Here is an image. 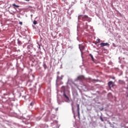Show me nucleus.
Returning <instances> with one entry per match:
<instances>
[{"mask_svg": "<svg viewBox=\"0 0 128 128\" xmlns=\"http://www.w3.org/2000/svg\"><path fill=\"white\" fill-rule=\"evenodd\" d=\"M100 118L102 122H104V119L100 117Z\"/></svg>", "mask_w": 128, "mask_h": 128, "instance_id": "nucleus-17", "label": "nucleus"}, {"mask_svg": "<svg viewBox=\"0 0 128 128\" xmlns=\"http://www.w3.org/2000/svg\"><path fill=\"white\" fill-rule=\"evenodd\" d=\"M77 78L78 80H82L84 79V77L83 76H78Z\"/></svg>", "mask_w": 128, "mask_h": 128, "instance_id": "nucleus-4", "label": "nucleus"}, {"mask_svg": "<svg viewBox=\"0 0 128 128\" xmlns=\"http://www.w3.org/2000/svg\"><path fill=\"white\" fill-rule=\"evenodd\" d=\"M34 102H32L30 104V106H34Z\"/></svg>", "mask_w": 128, "mask_h": 128, "instance_id": "nucleus-13", "label": "nucleus"}, {"mask_svg": "<svg viewBox=\"0 0 128 128\" xmlns=\"http://www.w3.org/2000/svg\"><path fill=\"white\" fill-rule=\"evenodd\" d=\"M72 110H74V108L73 107H72Z\"/></svg>", "mask_w": 128, "mask_h": 128, "instance_id": "nucleus-22", "label": "nucleus"}, {"mask_svg": "<svg viewBox=\"0 0 128 128\" xmlns=\"http://www.w3.org/2000/svg\"><path fill=\"white\" fill-rule=\"evenodd\" d=\"M64 98H66V100H70V98H68V96H66V92H64Z\"/></svg>", "mask_w": 128, "mask_h": 128, "instance_id": "nucleus-7", "label": "nucleus"}, {"mask_svg": "<svg viewBox=\"0 0 128 128\" xmlns=\"http://www.w3.org/2000/svg\"><path fill=\"white\" fill-rule=\"evenodd\" d=\"M100 46L101 48H102L104 46H110V44H108V43L102 42V43L100 44Z\"/></svg>", "mask_w": 128, "mask_h": 128, "instance_id": "nucleus-2", "label": "nucleus"}, {"mask_svg": "<svg viewBox=\"0 0 128 128\" xmlns=\"http://www.w3.org/2000/svg\"><path fill=\"white\" fill-rule=\"evenodd\" d=\"M78 20H82L83 22H86V20H88V16L86 15L82 16L80 15L78 16Z\"/></svg>", "mask_w": 128, "mask_h": 128, "instance_id": "nucleus-1", "label": "nucleus"}, {"mask_svg": "<svg viewBox=\"0 0 128 128\" xmlns=\"http://www.w3.org/2000/svg\"><path fill=\"white\" fill-rule=\"evenodd\" d=\"M108 85L110 86V88L111 86H112V82L110 81V82H108Z\"/></svg>", "mask_w": 128, "mask_h": 128, "instance_id": "nucleus-8", "label": "nucleus"}, {"mask_svg": "<svg viewBox=\"0 0 128 128\" xmlns=\"http://www.w3.org/2000/svg\"><path fill=\"white\" fill-rule=\"evenodd\" d=\"M58 74H60V72H58Z\"/></svg>", "mask_w": 128, "mask_h": 128, "instance_id": "nucleus-23", "label": "nucleus"}, {"mask_svg": "<svg viewBox=\"0 0 128 128\" xmlns=\"http://www.w3.org/2000/svg\"><path fill=\"white\" fill-rule=\"evenodd\" d=\"M63 78H64V76H57V80L56 81V84H58V80H62Z\"/></svg>", "mask_w": 128, "mask_h": 128, "instance_id": "nucleus-3", "label": "nucleus"}, {"mask_svg": "<svg viewBox=\"0 0 128 128\" xmlns=\"http://www.w3.org/2000/svg\"><path fill=\"white\" fill-rule=\"evenodd\" d=\"M33 24H38V22H36V20H34L33 22Z\"/></svg>", "mask_w": 128, "mask_h": 128, "instance_id": "nucleus-11", "label": "nucleus"}, {"mask_svg": "<svg viewBox=\"0 0 128 128\" xmlns=\"http://www.w3.org/2000/svg\"><path fill=\"white\" fill-rule=\"evenodd\" d=\"M112 78V80H115L116 78L115 77H113Z\"/></svg>", "mask_w": 128, "mask_h": 128, "instance_id": "nucleus-19", "label": "nucleus"}, {"mask_svg": "<svg viewBox=\"0 0 128 128\" xmlns=\"http://www.w3.org/2000/svg\"><path fill=\"white\" fill-rule=\"evenodd\" d=\"M12 6H14V8L16 10V8H20V6L16 4H12Z\"/></svg>", "mask_w": 128, "mask_h": 128, "instance_id": "nucleus-6", "label": "nucleus"}, {"mask_svg": "<svg viewBox=\"0 0 128 128\" xmlns=\"http://www.w3.org/2000/svg\"><path fill=\"white\" fill-rule=\"evenodd\" d=\"M19 24H20V26H22V22H19Z\"/></svg>", "mask_w": 128, "mask_h": 128, "instance_id": "nucleus-16", "label": "nucleus"}, {"mask_svg": "<svg viewBox=\"0 0 128 128\" xmlns=\"http://www.w3.org/2000/svg\"><path fill=\"white\" fill-rule=\"evenodd\" d=\"M93 82H98V80H96V79H94L92 80Z\"/></svg>", "mask_w": 128, "mask_h": 128, "instance_id": "nucleus-15", "label": "nucleus"}, {"mask_svg": "<svg viewBox=\"0 0 128 128\" xmlns=\"http://www.w3.org/2000/svg\"><path fill=\"white\" fill-rule=\"evenodd\" d=\"M90 56L92 58V60H94V56H92V54H90Z\"/></svg>", "mask_w": 128, "mask_h": 128, "instance_id": "nucleus-14", "label": "nucleus"}, {"mask_svg": "<svg viewBox=\"0 0 128 128\" xmlns=\"http://www.w3.org/2000/svg\"><path fill=\"white\" fill-rule=\"evenodd\" d=\"M77 112L78 114V116L80 118V104H77Z\"/></svg>", "mask_w": 128, "mask_h": 128, "instance_id": "nucleus-5", "label": "nucleus"}, {"mask_svg": "<svg viewBox=\"0 0 128 128\" xmlns=\"http://www.w3.org/2000/svg\"><path fill=\"white\" fill-rule=\"evenodd\" d=\"M38 48H40V45L38 44Z\"/></svg>", "mask_w": 128, "mask_h": 128, "instance_id": "nucleus-18", "label": "nucleus"}, {"mask_svg": "<svg viewBox=\"0 0 128 128\" xmlns=\"http://www.w3.org/2000/svg\"><path fill=\"white\" fill-rule=\"evenodd\" d=\"M98 42H100V39H98Z\"/></svg>", "mask_w": 128, "mask_h": 128, "instance_id": "nucleus-20", "label": "nucleus"}, {"mask_svg": "<svg viewBox=\"0 0 128 128\" xmlns=\"http://www.w3.org/2000/svg\"><path fill=\"white\" fill-rule=\"evenodd\" d=\"M26 0V2H30V0Z\"/></svg>", "mask_w": 128, "mask_h": 128, "instance_id": "nucleus-21", "label": "nucleus"}, {"mask_svg": "<svg viewBox=\"0 0 128 128\" xmlns=\"http://www.w3.org/2000/svg\"><path fill=\"white\" fill-rule=\"evenodd\" d=\"M43 66H44V70H46V68H48V66H46V63H44L43 64Z\"/></svg>", "mask_w": 128, "mask_h": 128, "instance_id": "nucleus-10", "label": "nucleus"}, {"mask_svg": "<svg viewBox=\"0 0 128 128\" xmlns=\"http://www.w3.org/2000/svg\"><path fill=\"white\" fill-rule=\"evenodd\" d=\"M18 44H22V42H20V40H18Z\"/></svg>", "mask_w": 128, "mask_h": 128, "instance_id": "nucleus-12", "label": "nucleus"}, {"mask_svg": "<svg viewBox=\"0 0 128 128\" xmlns=\"http://www.w3.org/2000/svg\"><path fill=\"white\" fill-rule=\"evenodd\" d=\"M80 50H84V46H80Z\"/></svg>", "mask_w": 128, "mask_h": 128, "instance_id": "nucleus-9", "label": "nucleus"}]
</instances>
